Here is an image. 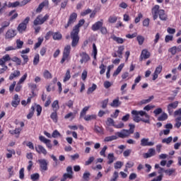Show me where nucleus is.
Returning a JSON list of instances; mask_svg holds the SVG:
<instances>
[{
    "label": "nucleus",
    "instance_id": "nucleus-1",
    "mask_svg": "<svg viewBox=\"0 0 181 181\" xmlns=\"http://www.w3.org/2000/svg\"><path fill=\"white\" fill-rule=\"evenodd\" d=\"M84 23H86L84 19L80 20L78 24L74 26L73 30L71 32L70 36L72 40L71 46L73 47H76L77 45H78V42H80V36H78V34L80 33V28H81Z\"/></svg>",
    "mask_w": 181,
    "mask_h": 181
},
{
    "label": "nucleus",
    "instance_id": "nucleus-2",
    "mask_svg": "<svg viewBox=\"0 0 181 181\" xmlns=\"http://www.w3.org/2000/svg\"><path fill=\"white\" fill-rule=\"evenodd\" d=\"M132 115L134 122H141V121H142V122H145V124H151V117L145 111L132 110Z\"/></svg>",
    "mask_w": 181,
    "mask_h": 181
},
{
    "label": "nucleus",
    "instance_id": "nucleus-3",
    "mask_svg": "<svg viewBox=\"0 0 181 181\" xmlns=\"http://www.w3.org/2000/svg\"><path fill=\"white\" fill-rule=\"evenodd\" d=\"M129 129H123L121 132H117L116 135L119 136V138H128L129 135L134 134L135 131V124H129Z\"/></svg>",
    "mask_w": 181,
    "mask_h": 181
},
{
    "label": "nucleus",
    "instance_id": "nucleus-4",
    "mask_svg": "<svg viewBox=\"0 0 181 181\" xmlns=\"http://www.w3.org/2000/svg\"><path fill=\"white\" fill-rule=\"evenodd\" d=\"M35 110L37 111V117H40L42 114V106L35 103L34 105H32L29 113L27 115V119H30L33 115H35Z\"/></svg>",
    "mask_w": 181,
    "mask_h": 181
},
{
    "label": "nucleus",
    "instance_id": "nucleus-5",
    "mask_svg": "<svg viewBox=\"0 0 181 181\" xmlns=\"http://www.w3.org/2000/svg\"><path fill=\"white\" fill-rule=\"evenodd\" d=\"M71 52V45H66L64 48L62 58L61 59V64H63L66 60H69L70 59V53Z\"/></svg>",
    "mask_w": 181,
    "mask_h": 181
},
{
    "label": "nucleus",
    "instance_id": "nucleus-6",
    "mask_svg": "<svg viewBox=\"0 0 181 181\" xmlns=\"http://www.w3.org/2000/svg\"><path fill=\"white\" fill-rule=\"evenodd\" d=\"M49 19V14H46L44 17L42 14L38 15L33 21L34 26H37L38 25H43L46 21Z\"/></svg>",
    "mask_w": 181,
    "mask_h": 181
},
{
    "label": "nucleus",
    "instance_id": "nucleus-7",
    "mask_svg": "<svg viewBox=\"0 0 181 181\" xmlns=\"http://www.w3.org/2000/svg\"><path fill=\"white\" fill-rule=\"evenodd\" d=\"M38 163L40 165V170L41 172H46L49 170V161L43 158V159H39Z\"/></svg>",
    "mask_w": 181,
    "mask_h": 181
},
{
    "label": "nucleus",
    "instance_id": "nucleus-8",
    "mask_svg": "<svg viewBox=\"0 0 181 181\" xmlns=\"http://www.w3.org/2000/svg\"><path fill=\"white\" fill-rule=\"evenodd\" d=\"M30 21V17L28 16L25 18V20L18 25V32L21 33L25 32L26 30V28H28V24L29 23V21Z\"/></svg>",
    "mask_w": 181,
    "mask_h": 181
},
{
    "label": "nucleus",
    "instance_id": "nucleus-9",
    "mask_svg": "<svg viewBox=\"0 0 181 181\" xmlns=\"http://www.w3.org/2000/svg\"><path fill=\"white\" fill-rule=\"evenodd\" d=\"M76 21H77V13H72L69 18L67 23L64 25L65 29H68Z\"/></svg>",
    "mask_w": 181,
    "mask_h": 181
},
{
    "label": "nucleus",
    "instance_id": "nucleus-10",
    "mask_svg": "<svg viewBox=\"0 0 181 181\" xmlns=\"http://www.w3.org/2000/svg\"><path fill=\"white\" fill-rule=\"evenodd\" d=\"M39 140L40 142H42L45 144L48 148V149H52L53 148V144H52V141L50 139H46L44 136H39Z\"/></svg>",
    "mask_w": 181,
    "mask_h": 181
},
{
    "label": "nucleus",
    "instance_id": "nucleus-11",
    "mask_svg": "<svg viewBox=\"0 0 181 181\" xmlns=\"http://www.w3.org/2000/svg\"><path fill=\"white\" fill-rule=\"evenodd\" d=\"M103 25H104V21L103 19H101L100 21L95 23L92 25L91 29L93 30V32H97V30H100V29L103 28Z\"/></svg>",
    "mask_w": 181,
    "mask_h": 181
},
{
    "label": "nucleus",
    "instance_id": "nucleus-12",
    "mask_svg": "<svg viewBox=\"0 0 181 181\" xmlns=\"http://www.w3.org/2000/svg\"><path fill=\"white\" fill-rule=\"evenodd\" d=\"M177 105H179V101H175L173 103L168 104L167 106L168 112L170 114H172V112H173V110H176V108H177Z\"/></svg>",
    "mask_w": 181,
    "mask_h": 181
},
{
    "label": "nucleus",
    "instance_id": "nucleus-13",
    "mask_svg": "<svg viewBox=\"0 0 181 181\" xmlns=\"http://www.w3.org/2000/svg\"><path fill=\"white\" fill-rule=\"evenodd\" d=\"M140 145L141 146H153V145H155V142L149 141V139L148 138H143L141 140Z\"/></svg>",
    "mask_w": 181,
    "mask_h": 181
},
{
    "label": "nucleus",
    "instance_id": "nucleus-14",
    "mask_svg": "<svg viewBox=\"0 0 181 181\" xmlns=\"http://www.w3.org/2000/svg\"><path fill=\"white\" fill-rule=\"evenodd\" d=\"M80 56L81 57V59L80 60L81 64H83V63H87L90 60V55L87 54L86 52H83L80 54Z\"/></svg>",
    "mask_w": 181,
    "mask_h": 181
},
{
    "label": "nucleus",
    "instance_id": "nucleus-15",
    "mask_svg": "<svg viewBox=\"0 0 181 181\" xmlns=\"http://www.w3.org/2000/svg\"><path fill=\"white\" fill-rule=\"evenodd\" d=\"M105 124L107 131H109V132H112V128L111 127H114V119L108 117L105 122Z\"/></svg>",
    "mask_w": 181,
    "mask_h": 181
},
{
    "label": "nucleus",
    "instance_id": "nucleus-16",
    "mask_svg": "<svg viewBox=\"0 0 181 181\" xmlns=\"http://www.w3.org/2000/svg\"><path fill=\"white\" fill-rule=\"evenodd\" d=\"M35 149L37 153H42L44 156H46L47 155V150L43 147L42 145H37V146L35 147Z\"/></svg>",
    "mask_w": 181,
    "mask_h": 181
},
{
    "label": "nucleus",
    "instance_id": "nucleus-17",
    "mask_svg": "<svg viewBox=\"0 0 181 181\" xmlns=\"http://www.w3.org/2000/svg\"><path fill=\"white\" fill-rule=\"evenodd\" d=\"M19 104H21V98L18 94H15L11 102V105L14 107V108H16Z\"/></svg>",
    "mask_w": 181,
    "mask_h": 181
},
{
    "label": "nucleus",
    "instance_id": "nucleus-18",
    "mask_svg": "<svg viewBox=\"0 0 181 181\" xmlns=\"http://www.w3.org/2000/svg\"><path fill=\"white\" fill-rule=\"evenodd\" d=\"M45 6H49V0H45L42 3H40L38 6V7L36 9L37 13H40L42 12V10Z\"/></svg>",
    "mask_w": 181,
    "mask_h": 181
},
{
    "label": "nucleus",
    "instance_id": "nucleus-19",
    "mask_svg": "<svg viewBox=\"0 0 181 181\" xmlns=\"http://www.w3.org/2000/svg\"><path fill=\"white\" fill-rule=\"evenodd\" d=\"M16 35V30L13 29H8L5 35V39H13V37Z\"/></svg>",
    "mask_w": 181,
    "mask_h": 181
},
{
    "label": "nucleus",
    "instance_id": "nucleus-20",
    "mask_svg": "<svg viewBox=\"0 0 181 181\" xmlns=\"http://www.w3.org/2000/svg\"><path fill=\"white\" fill-rule=\"evenodd\" d=\"M156 155V151L155 148H149L148 152L144 154V158L148 159V158H152V156H155Z\"/></svg>",
    "mask_w": 181,
    "mask_h": 181
},
{
    "label": "nucleus",
    "instance_id": "nucleus-21",
    "mask_svg": "<svg viewBox=\"0 0 181 181\" xmlns=\"http://www.w3.org/2000/svg\"><path fill=\"white\" fill-rule=\"evenodd\" d=\"M149 57H151V53L149 52V51H147V49H143L140 55V62H142L144 59H149Z\"/></svg>",
    "mask_w": 181,
    "mask_h": 181
},
{
    "label": "nucleus",
    "instance_id": "nucleus-22",
    "mask_svg": "<svg viewBox=\"0 0 181 181\" xmlns=\"http://www.w3.org/2000/svg\"><path fill=\"white\" fill-rule=\"evenodd\" d=\"M162 73V66H158L156 68L154 73L153 74V80L155 81L158 78L159 74Z\"/></svg>",
    "mask_w": 181,
    "mask_h": 181
},
{
    "label": "nucleus",
    "instance_id": "nucleus-23",
    "mask_svg": "<svg viewBox=\"0 0 181 181\" xmlns=\"http://www.w3.org/2000/svg\"><path fill=\"white\" fill-rule=\"evenodd\" d=\"M124 45H120L118 47V49L117 51V54H114V57H117V56L119 57V59H122V52H124Z\"/></svg>",
    "mask_w": 181,
    "mask_h": 181
},
{
    "label": "nucleus",
    "instance_id": "nucleus-24",
    "mask_svg": "<svg viewBox=\"0 0 181 181\" xmlns=\"http://www.w3.org/2000/svg\"><path fill=\"white\" fill-rule=\"evenodd\" d=\"M159 18L160 21H167L168 20V16L166 13H165V10L160 9L158 13Z\"/></svg>",
    "mask_w": 181,
    "mask_h": 181
},
{
    "label": "nucleus",
    "instance_id": "nucleus-25",
    "mask_svg": "<svg viewBox=\"0 0 181 181\" xmlns=\"http://www.w3.org/2000/svg\"><path fill=\"white\" fill-rule=\"evenodd\" d=\"M52 38L54 40H62L63 35L60 32L52 33Z\"/></svg>",
    "mask_w": 181,
    "mask_h": 181
},
{
    "label": "nucleus",
    "instance_id": "nucleus-26",
    "mask_svg": "<svg viewBox=\"0 0 181 181\" xmlns=\"http://www.w3.org/2000/svg\"><path fill=\"white\" fill-rule=\"evenodd\" d=\"M21 76V71L16 70L13 71V73H11L9 76V80L12 81L13 78H16V77H19Z\"/></svg>",
    "mask_w": 181,
    "mask_h": 181
},
{
    "label": "nucleus",
    "instance_id": "nucleus-27",
    "mask_svg": "<svg viewBox=\"0 0 181 181\" xmlns=\"http://www.w3.org/2000/svg\"><path fill=\"white\" fill-rule=\"evenodd\" d=\"M125 66V64L122 63L119 65V66L117 68L116 71L114 72V76H118L119 73L122 71L124 67Z\"/></svg>",
    "mask_w": 181,
    "mask_h": 181
},
{
    "label": "nucleus",
    "instance_id": "nucleus-28",
    "mask_svg": "<svg viewBox=\"0 0 181 181\" xmlns=\"http://www.w3.org/2000/svg\"><path fill=\"white\" fill-rule=\"evenodd\" d=\"M52 108L53 111H57L60 110V106L59 105V100H56L52 103Z\"/></svg>",
    "mask_w": 181,
    "mask_h": 181
},
{
    "label": "nucleus",
    "instance_id": "nucleus-29",
    "mask_svg": "<svg viewBox=\"0 0 181 181\" xmlns=\"http://www.w3.org/2000/svg\"><path fill=\"white\" fill-rule=\"evenodd\" d=\"M85 121H92V119H97V115H88L83 117Z\"/></svg>",
    "mask_w": 181,
    "mask_h": 181
},
{
    "label": "nucleus",
    "instance_id": "nucleus-30",
    "mask_svg": "<svg viewBox=\"0 0 181 181\" xmlns=\"http://www.w3.org/2000/svg\"><path fill=\"white\" fill-rule=\"evenodd\" d=\"M95 90H97V85H95V83H93L92 86L88 88L87 94H93Z\"/></svg>",
    "mask_w": 181,
    "mask_h": 181
},
{
    "label": "nucleus",
    "instance_id": "nucleus-31",
    "mask_svg": "<svg viewBox=\"0 0 181 181\" xmlns=\"http://www.w3.org/2000/svg\"><path fill=\"white\" fill-rule=\"evenodd\" d=\"M160 8L159 5H155L151 9V13L159 15V11H160L159 10Z\"/></svg>",
    "mask_w": 181,
    "mask_h": 181
},
{
    "label": "nucleus",
    "instance_id": "nucleus-32",
    "mask_svg": "<svg viewBox=\"0 0 181 181\" xmlns=\"http://www.w3.org/2000/svg\"><path fill=\"white\" fill-rule=\"evenodd\" d=\"M43 77L46 78L47 80H49L50 78H52V74L48 70H45L43 73Z\"/></svg>",
    "mask_w": 181,
    "mask_h": 181
},
{
    "label": "nucleus",
    "instance_id": "nucleus-33",
    "mask_svg": "<svg viewBox=\"0 0 181 181\" xmlns=\"http://www.w3.org/2000/svg\"><path fill=\"white\" fill-rule=\"evenodd\" d=\"M67 179H73V175L69 173H64L61 178V181H66Z\"/></svg>",
    "mask_w": 181,
    "mask_h": 181
},
{
    "label": "nucleus",
    "instance_id": "nucleus-34",
    "mask_svg": "<svg viewBox=\"0 0 181 181\" xmlns=\"http://www.w3.org/2000/svg\"><path fill=\"white\" fill-rule=\"evenodd\" d=\"M43 40H44L43 37H38L37 42L35 43V46H34V49H37V48L40 47L42 43H43Z\"/></svg>",
    "mask_w": 181,
    "mask_h": 181
},
{
    "label": "nucleus",
    "instance_id": "nucleus-35",
    "mask_svg": "<svg viewBox=\"0 0 181 181\" xmlns=\"http://www.w3.org/2000/svg\"><path fill=\"white\" fill-rule=\"evenodd\" d=\"M70 78H71V75H70V69H68L64 78V83H66V81H69Z\"/></svg>",
    "mask_w": 181,
    "mask_h": 181
},
{
    "label": "nucleus",
    "instance_id": "nucleus-36",
    "mask_svg": "<svg viewBox=\"0 0 181 181\" xmlns=\"http://www.w3.org/2000/svg\"><path fill=\"white\" fill-rule=\"evenodd\" d=\"M175 128H177V129H179L181 127V117H177V118H175Z\"/></svg>",
    "mask_w": 181,
    "mask_h": 181
},
{
    "label": "nucleus",
    "instance_id": "nucleus-37",
    "mask_svg": "<svg viewBox=\"0 0 181 181\" xmlns=\"http://www.w3.org/2000/svg\"><path fill=\"white\" fill-rule=\"evenodd\" d=\"M136 40H137L139 45L140 46H141V45H144V42H145V37H144V36H142V35H138L136 37Z\"/></svg>",
    "mask_w": 181,
    "mask_h": 181
},
{
    "label": "nucleus",
    "instance_id": "nucleus-38",
    "mask_svg": "<svg viewBox=\"0 0 181 181\" xmlns=\"http://www.w3.org/2000/svg\"><path fill=\"white\" fill-rule=\"evenodd\" d=\"M153 98H155V96L151 95L148 99L142 100L141 101V104H149V103H151V101H152V100H153Z\"/></svg>",
    "mask_w": 181,
    "mask_h": 181
},
{
    "label": "nucleus",
    "instance_id": "nucleus-39",
    "mask_svg": "<svg viewBox=\"0 0 181 181\" xmlns=\"http://www.w3.org/2000/svg\"><path fill=\"white\" fill-rule=\"evenodd\" d=\"M88 110H90V107L88 106L84 107L80 113V117L81 118L82 117H84V115L87 114V111H88Z\"/></svg>",
    "mask_w": 181,
    "mask_h": 181
},
{
    "label": "nucleus",
    "instance_id": "nucleus-40",
    "mask_svg": "<svg viewBox=\"0 0 181 181\" xmlns=\"http://www.w3.org/2000/svg\"><path fill=\"white\" fill-rule=\"evenodd\" d=\"M50 118L51 119H52V121L54 122H57V111H54L51 115H50Z\"/></svg>",
    "mask_w": 181,
    "mask_h": 181
},
{
    "label": "nucleus",
    "instance_id": "nucleus-41",
    "mask_svg": "<svg viewBox=\"0 0 181 181\" xmlns=\"http://www.w3.org/2000/svg\"><path fill=\"white\" fill-rule=\"evenodd\" d=\"M114 40L115 42H117L118 45H122V43L125 42L124 39L116 36L114 37Z\"/></svg>",
    "mask_w": 181,
    "mask_h": 181
},
{
    "label": "nucleus",
    "instance_id": "nucleus-42",
    "mask_svg": "<svg viewBox=\"0 0 181 181\" xmlns=\"http://www.w3.org/2000/svg\"><path fill=\"white\" fill-rule=\"evenodd\" d=\"M17 6H21V2L15 1L13 3H8V8H16Z\"/></svg>",
    "mask_w": 181,
    "mask_h": 181
},
{
    "label": "nucleus",
    "instance_id": "nucleus-43",
    "mask_svg": "<svg viewBox=\"0 0 181 181\" xmlns=\"http://www.w3.org/2000/svg\"><path fill=\"white\" fill-rule=\"evenodd\" d=\"M11 61L16 63L17 66H21V64H22V60H21V59H19L18 57L11 58Z\"/></svg>",
    "mask_w": 181,
    "mask_h": 181
},
{
    "label": "nucleus",
    "instance_id": "nucleus-44",
    "mask_svg": "<svg viewBox=\"0 0 181 181\" xmlns=\"http://www.w3.org/2000/svg\"><path fill=\"white\" fill-rule=\"evenodd\" d=\"M40 57L39 56V54H37L35 55L34 59H33L34 66H37V64H39V62L40 60Z\"/></svg>",
    "mask_w": 181,
    "mask_h": 181
},
{
    "label": "nucleus",
    "instance_id": "nucleus-45",
    "mask_svg": "<svg viewBox=\"0 0 181 181\" xmlns=\"http://www.w3.org/2000/svg\"><path fill=\"white\" fill-rule=\"evenodd\" d=\"M175 172H176V170L174 168H171V169L165 170L164 171V173H165V175H168V176H172V175H173Z\"/></svg>",
    "mask_w": 181,
    "mask_h": 181
},
{
    "label": "nucleus",
    "instance_id": "nucleus-46",
    "mask_svg": "<svg viewBox=\"0 0 181 181\" xmlns=\"http://www.w3.org/2000/svg\"><path fill=\"white\" fill-rule=\"evenodd\" d=\"M94 129L98 134H104V129L100 126L95 125Z\"/></svg>",
    "mask_w": 181,
    "mask_h": 181
},
{
    "label": "nucleus",
    "instance_id": "nucleus-47",
    "mask_svg": "<svg viewBox=\"0 0 181 181\" xmlns=\"http://www.w3.org/2000/svg\"><path fill=\"white\" fill-rule=\"evenodd\" d=\"M90 176H91V173L90 172H85L83 175V179L85 181L90 180Z\"/></svg>",
    "mask_w": 181,
    "mask_h": 181
},
{
    "label": "nucleus",
    "instance_id": "nucleus-48",
    "mask_svg": "<svg viewBox=\"0 0 181 181\" xmlns=\"http://www.w3.org/2000/svg\"><path fill=\"white\" fill-rule=\"evenodd\" d=\"M52 138H62V134L57 130H54L52 134Z\"/></svg>",
    "mask_w": 181,
    "mask_h": 181
},
{
    "label": "nucleus",
    "instance_id": "nucleus-49",
    "mask_svg": "<svg viewBox=\"0 0 181 181\" xmlns=\"http://www.w3.org/2000/svg\"><path fill=\"white\" fill-rule=\"evenodd\" d=\"M107 164L108 165H111V163H112V162H114V153H109L107 156Z\"/></svg>",
    "mask_w": 181,
    "mask_h": 181
},
{
    "label": "nucleus",
    "instance_id": "nucleus-50",
    "mask_svg": "<svg viewBox=\"0 0 181 181\" xmlns=\"http://www.w3.org/2000/svg\"><path fill=\"white\" fill-rule=\"evenodd\" d=\"M22 47H23V41L21 40H16V50L17 49H22Z\"/></svg>",
    "mask_w": 181,
    "mask_h": 181
},
{
    "label": "nucleus",
    "instance_id": "nucleus-51",
    "mask_svg": "<svg viewBox=\"0 0 181 181\" xmlns=\"http://www.w3.org/2000/svg\"><path fill=\"white\" fill-rule=\"evenodd\" d=\"M166 119H168V114L166 113H163L158 117V121H166Z\"/></svg>",
    "mask_w": 181,
    "mask_h": 181
},
{
    "label": "nucleus",
    "instance_id": "nucleus-52",
    "mask_svg": "<svg viewBox=\"0 0 181 181\" xmlns=\"http://www.w3.org/2000/svg\"><path fill=\"white\" fill-rule=\"evenodd\" d=\"M93 59L95 60L97 59V46L95 45V43L93 44Z\"/></svg>",
    "mask_w": 181,
    "mask_h": 181
},
{
    "label": "nucleus",
    "instance_id": "nucleus-53",
    "mask_svg": "<svg viewBox=\"0 0 181 181\" xmlns=\"http://www.w3.org/2000/svg\"><path fill=\"white\" fill-rule=\"evenodd\" d=\"M172 141H173V138L172 136H169L168 138L163 139L162 140V143L167 144L168 145V144H170V142H172Z\"/></svg>",
    "mask_w": 181,
    "mask_h": 181
},
{
    "label": "nucleus",
    "instance_id": "nucleus-54",
    "mask_svg": "<svg viewBox=\"0 0 181 181\" xmlns=\"http://www.w3.org/2000/svg\"><path fill=\"white\" fill-rule=\"evenodd\" d=\"M124 166V163L122 161H117L115 163V169H121Z\"/></svg>",
    "mask_w": 181,
    "mask_h": 181
},
{
    "label": "nucleus",
    "instance_id": "nucleus-55",
    "mask_svg": "<svg viewBox=\"0 0 181 181\" xmlns=\"http://www.w3.org/2000/svg\"><path fill=\"white\" fill-rule=\"evenodd\" d=\"M21 57L23 59V66L28 64V62H29V57L26 54H21Z\"/></svg>",
    "mask_w": 181,
    "mask_h": 181
},
{
    "label": "nucleus",
    "instance_id": "nucleus-56",
    "mask_svg": "<svg viewBox=\"0 0 181 181\" xmlns=\"http://www.w3.org/2000/svg\"><path fill=\"white\" fill-rule=\"evenodd\" d=\"M99 69H100V74H104V73H105L107 66L104 65V64H101L100 66H99Z\"/></svg>",
    "mask_w": 181,
    "mask_h": 181
},
{
    "label": "nucleus",
    "instance_id": "nucleus-57",
    "mask_svg": "<svg viewBox=\"0 0 181 181\" xmlns=\"http://www.w3.org/2000/svg\"><path fill=\"white\" fill-rule=\"evenodd\" d=\"M142 18H144V15L141 14V13H139L138 14V16L136 17V18L134 19V23H139V22H141V19H142Z\"/></svg>",
    "mask_w": 181,
    "mask_h": 181
},
{
    "label": "nucleus",
    "instance_id": "nucleus-58",
    "mask_svg": "<svg viewBox=\"0 0 181 181\" xmlns=\"http://www.w3.org/2000/svg\"><path fill=\"white\" fill-rule=\"evenodd\" d=\"M151 22V20L149 18H145L143 21V26H144V28H149V23Z\"/></svg>",
    "mask_w": 181,
    "mask_h": 181
},
{
    "label": "nucleus",
    "instance_id": "nucleus-59",
    "mask_svg": "<svg viewBox=\"0 0 181 181\" xmlns=\"http://www.w3.org/2000/svg\"><path fill=\"white\" fill-rule=\"evenodd\" d=\"M30 177L33 181H36L39 180V177H40V175H39V173H34L30 175Z\"/></svg>",
    "mask_w": 181,
    "mask_h": 181
},
{
    "label": "nucleus",
    "instance_id": "nucleus-60",
    "mask_svg": "<svg viewBox=\"0 0 181 181\" xmlns=\"http://www.w3.org/2000/svg\"><path fill=\"white\" fill-rule=\"evenodd\" d=\"M11 135H19L21 134V129L20 128H17L14 130H11L10 131Z\"/></svg>",
    "mask_w": 181,
    "mask_h": 181
},
{
    "label": "nucleus",
    "instance_id": "nucleus-61",
    "mask_svg": "<svg viewBox=\"0 0 181 181\" xmlns=\"http://www.w3.org/2000/svg\"><path fill=\"white\" fill-rule=\"evenodd\" d=\"M93 162H94V157L93 156L90 157L88 158V160L85 162V165L88 166L89 165H91V163H93Z\"/></svg>",
    "mask_w": 181,
    "mask_h": 181
},
{
    "label": "nucleus",
    "instance_id": "nucleus-62",
    "mask_svg": "<svg viewBox=\"0 0 181 181\" xmlns=\"http://www.w3.org/2000/svg\"><path fill=\"white\" fill-rule=\"evenodd\" d=\"M26 78H28V74H24V75L20 78L19 81H18V84H22V83H23Z\"/></svg>",
    "mask_w": 181,
    "mask_h": 181
},
{
    "label": "nucleus",
    "instance_id": "nucleus-63",
    "mask_svg": "<svg viewBox=\"0 0 181 181\" xmlns=\"http://www.w3.org/2000/svg\"><path fill=\"white\" fill-rule=\"evenodd\" d=\"M121 105V101H119V98H117L114 100V107H119Z\"/></svg>",
    "mask_w": 181,
    "mask_h": 181
},
{
    "label": "nucleus",
    "instance_id": "nucleus-64",
    "mask_svg": "<svg viewBox=\"0 0 181 181\" xmlns=\"http://www.w3.org/2000/svg\"><path fill=\"white\" fill-rule=\"evenodd\" d=\"M92 11L90 8H88L81 13V16H86V15H88V13H91Z\"/></svg>",
    "mask_w": 181,
    "mask_h": 181
}]
</instances>
